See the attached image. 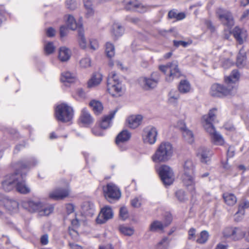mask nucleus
<instances>
[{"mask_svg": "<svg viewBox=\"0 0 249 249\" xmlns=\"http://www.w3.org/2000/svg\"><path fill=\"white\" fill-rule=\"evenodd\" d=\"M217 109L215 108L211 109L207 115H204L203 119L204 121V127L206 131L209 134L212 142L216 145H222L224 140L222 136L217 133L213 124L216 118L215 113Z\"/></svg>", "mask_w": 249, "mask_h": 249, "instance_id": "f257e3e1", "label": "nucleus"}, {"mask_svg": "<svg viewBox=\"0 0 249 249\" xmlns=\"http://www.w3.org/2000/svg\"><path fill=\"white\" fill-rule=\"evenodd\" d=\"M173 153L172 145L169 142H162L152 156V160L156 163L169 160Z\"/></svg>", "mask_w": 249, "mask_h": 249, "instance_id": "f03ea898", "label": "nucleus"}, {"mask_svg": "<svg viewBox=\"0 0 249 249\" xmlns=\"http://www.w3.org/2000/svg\"><path fill=\"white\" fill-rule=\"evenodd\" d=\"M195 166L193 161L187 160L185 161L183 164V173L181 176V179L183 184L191 191L195 190L196 182L195 181L194 172Z\"/></svg>", "mask_w": 249, "mask_h": 249, "instance_id": "7ed1b4c3", "label": "nucleus"}, {"mask_svg": "<svg viewBox=\"0 0 249 249\" xmlns=\"http://www.w3.org/2000/svg\"><path fill=\"white\" fill-rule=\"evenodd\" d=\"M159 69L166 75L165 80L168 82L172 81L175 78L180 77L181 75L177 61L168 63L166 65L160 66Z\"/></svg>", "mask_w": 249, "mask_h": 249, "instance_id": "20e7f679", "label": "nucleus"}, {"mask_svg": "<svg viewBox=\"0 0 249 249\" xmlns=\"http://www.w3.org/2000/svg\"><path fill=\"white\" fill-rule=\"evenodd\" d=\"M236 90L233 86L229 85L227 87H225L221 84L215 83L212 85L210 94L214 97H223L235 94Z\"/></svg>", "mask_w": 249, "mask_h": 249, "instance_id": "39448f33", "label": "nucleus"}, {"mask_svg": "<svg viewBox=\"0 0 249 249\" xmlns=\"http://www.w3.org/2000/svg\"><path fill=\"white\" fill-rule=\"evenodd\" d=\"M160 79V74L157 72L152 73L149 77H141L138 79V83L144 90H149L155 88Z\"/></svg>", "mask_w": 249, "mask_h": 249, "instance_id": "423d86ee", "label": "nucleus"}, {"mask_svg": "<svg viewBox=\"0 0 249 249\" xmlns=\"http://www.w3.org/2000/svg\"><path fill=\"white\" fill-rule=\"evenodd\" d=\"M55 116L56 119L63 123L70 121L72 118L73 110L71 107L65 104L57 106L55 108Z\"/></svg>", "mask_w": 249, "mask_h": 249, "instance_id": "0eeeda50", "label": "nucleus"}, {"mask_svg": "<svg viewBox=\"0 0 249 249\" xmlns=\"http://www.w3.org/2000/svg\"><path fill=\"white\" fill-rule=\"evenodd\" d=\"M107 89L109 93L113 96H116L122 91L120 81L116 73L112 71L108 76L107 80Z\"/></svg>", "mask_w": 249, "mask_h": 249, "instance_id": "6e6552de", "label": "nucleus"}, {"mask_svg": "<svg viewBox=\"0 0 249 249\" xmlns=\"http://www.w3.org/2000/svg\"><path fill=\"white\" fill-rule=\"evenodd\" d=\"M159 176L162 183L165 186L172 184L174 181V174L173 170L166 165H161L158 170Z\"/></svg>", "mask_w": 249, "mask_h": 249, "instance_id": "1a4fd4ad", "label": "nucleus"}, {"mask_svg": "<svg viewBox=\"0 0 249 249\" xmlns=\"http://www.w3.org/2000/svg\"><path fill=\"white\" fill-rule=\"evenodd\" d=\"M70 193V189L67 183L65 187H57L49 194V198L54 200H62L68 197Z\"/></svg>", "mask_w": 249, "mask_h": 249, "instance_id": "9d476101", "label": "nucleus"}, {"mask_svg": "<svg viewBox=\"0 0 249 249\" xmlns=\"http://www.w3.org/2000/svg\"><path fill=\"white\" fill-rule=\"evenodd\" d=\"M216 14L223 25L229 29L233 26L234 21L233 16L230 12L220 8L217 10Z\"/></svg>", "mask_w": 249, "mask_h": 249, "instance_id": "9b49d317", "label": "nucleus"}, {"mask_svg": "<svg viewBox=\"0 0 249 249\" xmlns=\"http://www.w3.org/2000/svg\"><path fill=\"white\" fill-rule=\"evenodd\" d=\"M104 196L108 201L118 199L121 196L119 188L113 183H109L103 187Z\"/></svg>", "mask_w": 249, "mask_h": 249, "instance_id": "f8f14e48", "label": "nucleus"}, {"mask_svg": "<svg viewBox=\"0 0 249 249\" xmlns=\"http://www.w3.org/2000/svg\"><path fill=\"white\" fill-rule=\"evenodd\" d=\"M158 131L152 126H149L144 128L143 134V140L144 143L153 144L157 140Z\"/></svg>", "mask_w": 249, "mask_h": 249, "instance_id": "ddd939ff", "label": "nucleus"}, {"mask_svg": "<svg viewBox=\"0 0 249 249\" xmlns=\"http://www.w3.org/2000/svg\"><path fill=\"white\" fill-rule=\"evenodd\" d=\"M19 176V171L18 170H17L13 174L6 176L5 179L2 182V186L3 189L7 192L12 190L14 187L16 186Z\"/></svg>", "mask_w": 249, "mask_h": 249, "instance_id": "4468645a", "label": "nucleus"}, {"mask_svg": "<svg viewBox=\"0 0 249 249\" xmlns=\"http://www.w3.org/2000/svg\"><path fill=\"white\" fill-rule=\"evenodd\" d=\"M124 5L126 10H136L141 13L145 11V8L137 0H124Z\"/></svg>", "mask_w": 249, "mask_h": 249, "instance_id": "2eb2a0df", "label": "nucleus"}, {"mask_svg": "<svg viewBox=\"0 0 249 249\" xmlns=\"http://www.w3.org/2000/svg\"><path fill=\"white\" fill-rule=\"evenodd\" d=\"M196 155L201 162L208 164L211 160L212 153L205 147H200L197 150Z\"/></svg>", "mask_w": 249, "mask_h": 249, "instance_id": "dca6fc26", "label": "nucleus"}, {"mask_svg": "<svg viewBox=\"0 0 249 249\" xmlns=\"http://www.w3.org/2000/svg\"><path fill=\"white\" fill-rule=\"evenodd\" d=\"M113 216V212L110 207L106 206L103 208L96 218L98 224H103Z\"/></svg>", "mask_w": 249, "mask_h": 249, "instance_id": "f3484780", "label": "nucleus"}, {"mask_svg": "<svg viewBox=\"0 0 249 249\" xmlns=\"http://www.w3.org/2000/svg\"><path fill=\"white\" fill-rule=\"evenodd\" d=\"M26 174L19 172V176L18 177L16 184L17 190L21 194H27L30 192V188L26 185L25 182Z\"/></svg>", "mask_w": 249, "mask_h": 249, "instance_id": "a211bd4d", "label": "nucleus"}, {"mask_svg": "<svg viewBox=\"0 0 249 249\" xmlns=\"http://www.w3.org/2000/svg\"><path fill=\"white\" fill-rule=\"evenodd\" d=\"M22 205L24 209L31 213L38 212L39 210L42 207V203L38 201H24L22 202Z\"/></svg>", "mask_w": 249, "mask_h": 249, "instance_id": "6ab92c4d", "label": "nucleus"}, {"mask_svg": "<svg viewBox=\"0 0 249 249\" xmlns=\"http://www.w3.org/2000/svg\"><path fill=\"white\" fill-rule=\"evenodd\" d=\"M37 163V160L35 158H32L30 159H25L19 161L17 163V166L20 170H28L36 165Z\"/></svg>", "mask_w": 249, "mask_h": 249, "instance_id": "aec40b11", "label": "nucleus"}, {"mask_svg": "<svg viewBox=\"0 0 249 249\" xmlns=\"http://www.w3.org/2000/svg\"><path fill=\"white\" fill-rule=\"evenodd\" d=\"M142 118L141 115L129 116L126 120L128 127L132 129L138 127L141 124Z\"/></svg>", "mask_w": 249, "mask_h": 249, "instance_id": "412c9836", "label": "nucleus"}, {"mask_svg": "<svg viewBox=\"0 0 249 249\" xmlns=\"http://www.w3.org/2000/svg\"><path fill=\"white\" fill-rule=\"evenodd\" d=\"M117 111V109H116L110 111L108 115L103 117L100 123V126L102 128L106 129L110 126L111 120L114 118Z\"/></svg>", "mask_w": 249, "mask_h": 249, "instance_id": "4be33fe9", "label": "nucleus"}, {"mask_svg": "<svg viewBox=\"0 0 249 249\" xmlns=\"http://www.w3.org/2000/svg\"><path fill=\"white\" fill-rule=\"evenodd\" d=\"M131 137V133L126 130H123L117 136L115 140L116 144L120 146L122 143L128 141Z\"/></svg>", "mask_w": 249, "mask_h": 249, "instance_id": "5701e85b", "label": "nucleus"}, {"mask_svg": "<svg viewBox=\"0 0 249 249\" xmlns=\"http://www.w3.org/2000/svg\"><path fill=\"white\" fill-rule=\"evenodd\" d=\"M232 33L239 44L243 43L244 39L247 36L246 32L236 26L232 30Z\"/></svg>", "mask_w": 249, "mask_h": 249, "instance_id": "b1692460", "label": "nucleus"}, {"mask_svg": "<svg viewBox=\"0 0 249 249\" xmlns=\"http://www.w3.org/2000/svg\"><path fill=\"white\" fill-rule=\"evenodd\" d=\"M4 206L9 211L16 212L18 210V203L15 200L6 198L4 200Z\"/></svg>", "mask_w": 249, "mask_h": 249, "instance_id": "393cba45", "label": "nucleus"}, {"mask_svg": "<svg viewBox=\"0 0 249 249\" xmlns=\"http://www.w3.org/2000/svg\"><path fill=\"white\" fill-rule=\"evenodd\" d=\"M71 55V51L65 47L60 48L58 58L61 62H66L69 60Z\"/></svg>", "mask_w": 249, "mask_h": 249, "instance_id": "a878e982", "label": "nucleus"}, {"mask_svg": "<svg viewBox=\"0 0 249 249\" xmlns=\"http://www.w3.org/2000/svg\"><path fill=\"white\" fill-rule=\"evenodd\" d=\"M79 120L82 123L86 124H89L93 121L90 113L85 108L81 111Z\"/></svg>", "mask_w": 249, "mask_h": 249, "instance_id": "bb28decb", "label": "nucleus"}, {"mask_svg": "<svg viewBox=\"0 0 249 249\" xmlns=\"http://www.w3.org/2000/svg\"><path fill=\"white\" fill-rule=\"evenodd\" d=\"M102 80V75L99 72L94 73L91 78L89 81L88 86L92 88L99 85Z\"/></svg>", "mask_w": 249, "mask_h": 249, "instance_id": "cd10ccee", "label": "nucleus"}, {"mask_svg": "<svg viewBox=\"0 0 249 249\" xmlns=\"http://www.w3.org/2000/svg\"><path fill=\"white\" fill-rule=\"evenodd\" d=\"M191 86L189 82L186 80H182L178 86V90L181 93L185 94L190 91Z\"/></svg>", "mask_w": 249, "mask_h": 249, "instance_id": "c85d7f7f", "label": "nucleus"}, {"mask_svg": "<svg viewBox=\"0 0 249 249\" xmlns=\"http://www.w3.org/2000/svg\"><path fill=\"white\" fill-rule=\"evenodd\" d=\"M239 73L237 70H233L231 74L229 77L225 78V82L228 85H230V86H233L235 89L234 83L235 81L238 80L239 78Z\"/></svg>", "mask_w": 249, "mask_h": 249, "instance_id": "c756f323", "label": "nucleus"}, {"mask_svg": "<svg viewBox=\"0 0 249 249\" xmlns=\"http://www.w3.org/2000/svg\"><path fill=\"white\" fill-rule=\"evenodd\" d=\"M223 198L225 203L229 206H233L237 202V198L236 196L231 193H224L223 195Z\"/></svg>", "mask_w": 249, "mask_h": 249, "instance_id": "7c9ffc66", "label": "nucleus"}, {"mask_svg": "<svg viewBox=\"0 0 249 249\" xmlns=\"http://www.w3.org/2000/svg\"><path fill=\"white\" fill-rule=\"evenodd\" d=\"M82 210L86 215L91 216L94 213V205L89 202H86L82 206Z\"/></svg>", "mask_w": 249, "mask_h": 249, "instance_id": "2f4dec72", "label": "nucleus"}, {"mask_svg": "<svg viewBox=\"0 0 249 249\" xmlns=\"http://www.w3.org/2000/svg\"><path fill=\"white\" fill-rule=\"evenodd\" d=\"M89 106L92 107L94 113L96 115L100 114L103 110L102 104L96 100H92L89 103Z\"/></svg>", "mask_w": 249, "mask_h": 249, "instance_id": "473e14b6", "label": "nucleus"}, {"mask_svg": "<svg viewBox=\"0 0 249 249\" xmlns=\"http://www.w3.org/2000/svg\"><path fill=\"white\" fill-rule=\"evenodd\" d=\"M75 79V75L69 71L63 72L61 74V81L63 83H72Z\"/></svg>", "mask_w": 249, "mask_h": 249, "instance_id": "72a5a7b5", "label": "nucleus"}, {"mask_svg": "<svg viewBox=\"0 0 249 249\" xmlns=\"http://www.w3.org/2000/svg\"><path fill=\"white\" fill-rule=\"evenodd\" d=\"M124 32V29L118 23H114L112 26L111 33L116 37L122 36Z\"/></svg>", "mask_w": 249, "mask_h": 249, "instance_id": "f704fd0d", "label": "nucleus"}, {"mask_svg": "<svg viewBox=\"0 0 249 249\" xmlns=\"http://www.w3.org/2000/svg\"><path fill=\"white\" fill-rule=\"evenodd\" d=\"M246 61V54L245 52L241 49L237 56L236 65L238 68L243 67Z\"/></svg>", "mask_w": 249, "mask_h": 249, "instance_id": "c9c22d12", "label": "nucleus"}, {"mask_svg": "<svg viewBox=\"0 0 249 249\" xmlns=\"http://www.w3.org/2000/svg\"><path fill=\"white\" fill-rule=\"evenodd\" d=\"M165 228L163 223L158 220L154 221L149 226V231L152 232H156L162 231Z\"/></svg>", "mask_w": 249, "mask_h": 249, "instance_id": "e433bc0d", "label": "nucleus"}, {"mask_svg": "<svg viewBox=\"0 0 249 249\" xmlns=\"http://www.w3.org/2000/svg\"><path fill=\"white\" fill-rule=\"evenodd\" d=\"M78 40L80 47L85 49L87 47V41L84 36V29L83 27H79L78 30Z\"/></svg>", "mask_w": 249, "mask_h": 249, "instance_id": "4c0bfd02", "label": "nucleus"}, {"mask_svg": "<svg viewBox=\"0 0 249 249\" xmlns=\"http://www.w3.org/2000/svg\"><path fill=\"white\" fill-rule=\"evenodd\" d=\"M67 23L68 27L72 30H74L77 28L78 29L79 27H82V25L78 24L76 22L74 17L71 15L68 16Z\"/></svg>", "mask_w": 249, "mask_h": 249, "instance_id": "58836bf2", "label": "nucleus"}, {"mask_svg": "<svg viewBox=\"0 0 249 249\" xmlns=\"http://www.w3.org/2000/svg\"><path fill=\"white\" fill-rule=\"evenodd\" d=\"M168 97V101L170 104H176L180 95L178 91L172 90L169 92Z\"/></svg>", "mask_w": 249, "mask_h": 249, "instance_id": "ea45409f", "label": "nucleus"}, {"mask_svg": "<svg viewBox=\"0 0 249 249\" xmlns=\"http://www.w3.org/2000/svg\"><path fill=\"white\" fill-rule=\"evenodd\" d=\"M182 135L188 142L191 143L194 142V135L192 132L187 128L184 127L182 128Z\"/></svg>", "mask_w": 249, "mask_h": 249, "instance_id": "a19ab883", "label": "nucleus"}, {"mask_svg": "<svg viewBox=\"0 0 249 249\" xmlns=\"http://www.w3.org/2000/svg\"><path fill=\"white\" fill-rule=\"evenodd\" d=\"M232 239L234 240H238L242 239L245 235L244 232L238 227L233 228V232L232 234Z\"/></svg>", "mask_w": 249, "mask_h": 249, "instance_id": "79ce46f5", "label": "nucleus"}, {"mask_svg": "<svg viewBox=\"0 0 249 249\" xmlns=\"http://www.w3.org/2000/svg\"><path fill=\"white\" fill-rule=\"evenodd\" d=\"M120 231L124 235L131 236L134 234V230L132 227H127L124 225H121L119 227Z\"/></svg>", "mask_w": 249, "mask_h": 249, "instance_id": "37998d69", "label": "nucleus"}, {"mask_svg": "<svg viewBox=\"0 0 249 249\" xmlns=\"http://www.w3.org/2000/svg\"><path fill=\"white\" fill-rule=\"evenodd\" d=\"M54 209V207L52 206H48L47 207H44L42 205V207L39 210L38 214L40 216H48L50 213H53Z\"/></svg>", "mask_w": 249, "mask_h": 249, "instance_id": "c03bdc74", "label": "nucleus"}, {"mask_svg": "<svg viewBox=\"0 0 249 249\" xmlns=\"http://www.w3.org/2000/svg\"><path fill=\"white\" fill-rule=\"evenodd\" d=\"M106 53L108 57L111 58L115 54V48L113 45L107 42L106 44Z\"/></svg>", "mask_w": 249, "mask_h": 249, "instance_id": "a18cd8bd", "label": "nucleus"}, {"mask_svg": "<svg viewBox=\"0 0 249 249\" xmlns=\"http://www.w3.org/2000/svg\"><path fill=\"white\" fill-rule=\"evenodd\" d=\"M55 49V47L52 42H48L44 45V52L45 54L47 55L53 53Z\"/></svg>", "mask_w": 249, "mask_h": 249, "instance_id": "49530a36", "label": "nucleus"}, {"mask_svg": "<svg viewBox=\"0 0 249 249\" xmlns=\"http://www.w3.org/2000/svg\"><path fill=\"white\" fill-rule=\"evenodd\" d=\"M208 232L206 231H203L200 232L199 237L196 240V242L199 244H204L208 240Z\"/></svg>", "mask_w": 249, "mask_h": 249, "instance_id": "de8ad7c7", "label": "nucleus"}, {"mask_svg": "<svg viewBox=\"0 0 249 249\" xmlns=\"http://www.w3.org/2000/svg\"><path fill=\"white\" fill-rule=\"evenodd\" d=\"M249 208V201L247 200L244 201L239 205L238 211L236 213L235 215L241 213L242 215L244 214V210Z\"/></svg>", "mask_w": 249, "mask_h": 249, "instance_id": "09e8293b", "label": "nucleus"}, {"mask_svg": "<svg viewBox=\"0 0 249 249\" xmlns=\"http://www.w3.org/2000/svg\"><path fill=\"white\" fill-rule=\"evenodd\" d=\"M66 5L68 9L73 10L77 7V3L75 0H66Z\"/></svg>", "mask_w": 249, "mask_h": 249, "instance_id": "8fccbe9b", "label": "nucleus"}, {"mask_svg": "<svg viewBox=\"0 0 249 249\" xmlns=\"http://www.w3.org/2000/svg\"><path fill=\"white\" fill-rule=\"evenodd\" d=\"M176 196L178 199L181 202L186 200L185 192L182 190H178L176 193Z\"/></svg>", "mask_w": 249, "mask_h": 249, "instance_id": "3c124183", "label": "nucleus"}, {"mask_svg": "<svg viewBox=\"0 0 249 249\" xmlns=\"http://www.w3.org/2000/svg\"><path fill=\"white\" fill-rule=\"evenodd\" d=\"M120 216L123 220H125L128 217V211L126 207H122L120 209Z\"/></svg>", "mask_w": 249, "mask_h": 249, "instance_id": "603ef678", "label": "nucleus"}, {"mask_svg": "<svg viewBox=\"0 0 249 249\" xmlns=\"http://www.w3.org/2000/svg\"><path fill=\"white\" fill-rule=\"evenodd\" d=\"M80 66L82 68H88L90 66V59L89 58L86 57L82 59L80 61Z\"/></svg>", "mask_w": 249, "mask_h": 249, "instance_id": "864d4df0", "label": "nucleus"}, {"mask_svg": "<svg viewBox=\"0 0 249 249\" xmlns=\"http://www.w3.org/2000/svg\"><path fill=\"white\" fill-rule=\"evenodd\" d=\"M233 228H234L233 227L226 228L223 231L224 236L226 237H231L232 238V234L233 232Z\"/></svg>", "mask_w": 249, "mask_h": 249, "instance_id": "5fc2aeb1", "label": "nucleus"}, {"mask_svg": "<svg viewBox=\"0 0 249 249\" xmlns=\"http://www.w3.org/2000/svg\"><path fill=\"white\" fill-rule=\"evenodd\" d=\"M196 232L195 229L192 228L188 231V239L191 240H195L196 238Z\"/></svg>", "mask_w": 249, "mask_h": 249, "instance_id": "6e6d98bb", "label": "nucleus"}, {"mask_svg": "<svg viewBox=\"0 0 249 249\" xmlns=\"http://www.w3.org/2000/svg\"><path fill=\"white\" fill-rule=\"evenodd\" d=\"M68 33V28L64 25L60 27V36L61 37H63L67 35Z\"/></svg>", "mask_w": 249, "mask_h": 249, "instance_id": "4d7b16f0", "label": "nucleus"}, {"mask_svg": "<svg viewBox=\"0 0 249 249\" xmlns=\"http://www.w3.org/2000/svg\"><path fill=\"white\" fill-rule=\"evenodd\" d=\"M174 45L176 46V47H178L179 46H182L184 47H187V46L188 45V43L187 42H185L182 40L179 41H177V40H174Z\"/></svg>", "mask_w": 249, "mask_h": 249, "instance_id": "13d9d810", "label": "nucleus"}, {"mask_svg": "<svg viewBox=\"0 0 249 249\" xmlns=\"http://www.w3.org/2000/svg\"><path fill=\"white\" fill-rule=\"evenodd\" d=\"M69 232L70 235L73 239L76 240L77 239L78 237V233L75 230L69 228Z\"/></svg>", "mask_w": 249, "mask_h": 249, "instance_id": "bf43d9fd", "label": "nucleus"}, {"mask_svg": "<svg viewBox=\"0 0 249 249\" xmlns=\"http://www.w3.org/2000/svg\"><path fill=\"white\" fill-rule=\"evenodd\" d=\"M49 242V236L47 234H43L40 238V243L43 245L48 244Z\"/></svg>", "mask_w": 249, "mask_h": 249, "instance_id": "052dcab7", "label": "nucleus"}, {"mask_svg": "<svg viewBox=\"0 0 249 249\" xmlns=\"http://www.w3.org/2000/svg\"><path fill=\"white\" fill-rule=\"evenodd\" d=\"M46 34L47 36L52 37L55 36V31L53 28L50 27L46 30Z\"/></svg>", "mask_w": 249, "mask_h": 249, "instance_id": "680f3d73", "label": "nucleus"}, {"mask_svg": "<svg viewBox=\"0 0 249 249\" xmlns=\"http://www.w3.org/2000/svg\"><path fill=\"white\" fill-rule=\"evenodd\" d=\"M172 220V216L170 214H167L164 219V222L163 223V225H165V227L168 226L171 222Z\"/></svg>", "mask_w": 249, "mask_h": 249, "instance_id": "e2e57ef3", "label": "nucleus"}, {"mask_svg": "<svg viewBox=\"0 0 249 249\" xmlns=\"http://www.w3.org/2000/svg\"><path fill=\"white\" fill-rule=\"evenodd\" d=\"M131 205L134 207H139L141 205L140 200L137 197L134 198L131 200Z\"/></svg>", "mask_w": 249, "mask_h": 249, "instance_id": "0e129e2a", "label": "nucleus"}, {"mask_svg": "<svg viewBox=\"0 0 249 249\" xmlns=\"http://www.w3.org/2000/svg\"><path fill=\"white\" fill-rule=\"evenodd\" d=\"M90 48L94 51L98 48V44L96 40L94 39L90 41Z\"/></svg>", "mask_w": 249, "mask_h": 249, "instance_id": "69168bd1", "label": "nucleus"}, {"mask_svg": "<svg viewBox=\"0 0 249 249\" xmlns=\"http://www.w3.org/2000/svg\"><path fill=\"white\" fill-rule=\"evenodd\" d=\"M169 243L168 238L166 237L162 238L161 241L159 242V245H163L164 248H166Z\"/></svg>", "mask_w": 249, "mask_h": 249, "instance_id": "338daca9", "label": "nucleus"}, {"mask_svg": "<svg viewBox=\"0 0 249 249\" xmlns=\"http://www.w3.org/2000/svg\"><path fill=\"white\" fill-rule=\"evenodd\" d=\"M87 10L86 12V16L87 17H89L93 15L94 13V11L92 9V6H89V7H85Z\"/></svg>", "mask_w": 249, "mask_h": 249, "instance_id": "774afa93", "label": "nucleus"}]
</instances>
